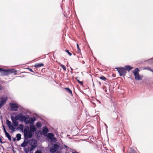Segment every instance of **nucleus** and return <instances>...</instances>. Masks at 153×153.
<instances>
[{"mask_svg":"<svg viewBox=\"0 0 153 153\" xmlns=\"http://www.w3.org/2000/svg\"><path fill=\"white\" fill-rule=\"evenodd\" d=\"M16 117L19 120H21L22 121L25 122L27 124L29 123V122L28 120L29 118V116L28 115L25 116L22 114H19L16 116Z\"/></svg>","mask_w":153,"mask_h":153,"instance_id":"f257e3e1","label":"nucleus"},{"mask_svg":"<svg viewBox=\"0 0 153 153\" xmlns=\"http://www.w3.org/2000/svg\"><path fill=\"white\" fill-rule=\"evenodd\" d=\"M139 71V69L137 68H135L132 71L135 76V79L137 80H141L143 78V76H140L139 75L138 73V72Z\"/></svg>","mask_w":153,"mask_h":153,"instance_id":"f03ea898","label":"nucleus"},{"mask_svg":"<svg viewBox=\"0 0 153 153\" xmlns=\"http://www.w3.org/2000/svg\"><path fill=\"white\" fill-rule=\"evenodd\" d=\"M0 71L4 73V74L6 75L10 74L12 73H13L16 75L17 74L16 70L14 69H3L2 68H0Z\"/></svg>","mask_w":153,"mask_h":153,"instance_id":"7ed1b4c3","label":"nucleus"},{"mask_svg":"<svg viewBox=\"0 0 153 153\" xmlns=\"http://www.w3.org/2000/svg\"><path fill=\"white\" fill-rule=\"evenodd\" d=\"M29 128L28 126H25L24 129V137L25 140H27L28 138H30L29 137Z\"/></svg>","mask_w":153,"mask_h":153,"instance_id":"20e7f679","label":"nucleus"},{"mask_svg":"<svg viewBox=\"0 0 153 153\" xmlns=\"http://www.w3.org/2000/svg\"><path fill=\"white\" fill-rule=\"evenodd\" d=\"M59 146L58 145L55 144L53 145L50 148V150L51 153H55L58 149Z\"/></svg>","mask_w":153,"mask_h":153,"instance_id":"39448f33","label":"nucleus"},{"mask_svg":"<svg viewBox=\"0 0 153 153\" xmlns=\"http://www.w3.org/2000/svg\"><path fill=\"white\" fill-rule=\"evenodd\" d=\"M119 73L120 76H125L126 74V71L124 68H116Z\"/></svg>","mask_w":153,"mask_h":153,"instance_id":"423d86ee","label":"nucleus"},{"mask_svg":"<svg viewBox=\"0 0 153 153\" xmlns=\"http://www.w3.org/2000/svg\"><path fill=\"white\" fill-rule=\"evenodd\" d=\"M7 99V97H2L0 98V108L5 104Z\"/></svg>","mask_w":153,"mask_h":153,"instance_id":"0eeeda50","label":"nucleus"},{"mask_svg":"<svg viewBox=\"0 0 153 153\" xmlns=\"http://www.w3.org/2000/svg\"><path fill=\"white\" fill-rule=\"evenodd\" d=\"M36 129L33 126H31L30 127V129L29 132V137L31 138L32 137V132H35Z\"/></svg>","mask_w":153,"mask_h":153,"instance_id":"6e6552de","label":"nucleus"},{"mask_svg":"<svg viewBox=\"0 0 153 153\" xmlns=\"http://www.w3.org/2000/svg\"><path fill=\"white\" fill-rule=\"evenodd\" d=\"M11 109L13 111H17L18 107L17 105L15 103H12L10 105Z\"/></svg>","mask_w":153,"mask_h":153,"instance_id":"1a4fd4ad","label":"nucleus"},{"mask_svg":"<svg viewBox=\"0 0 153 153\" xmlns=\"http://www.w3.org/2000/svg\"><path fill=\"white\" fill-rule=\"evenodd\" d=\"M49 131V130L48 128L45 126L43 127L42 132L43 133L44 135L46 136Z\"/></svg>","mask_w":153,"mask_h":153,"instance_id":"9d476101","label":"nucleus"},{"mask_svg":"<svg viewBox=\"0 0 153 153\" xmlns=\"http://www.w3.org/2000/svg\"><path fill=\"white\" fill-rule=\"evenodd\" d=\"M54 134L52 133H49L48 135V137L52 141L55 140L56 138L54 137Z\"/></svg>","mask_w":153,"mask_h":153,"instance_id":"9b49d317","label":"nucleus"},{"mask_svg":"<svg viewBox=\"0 0 153 153\" xmlns=\"http://www.w3.org/2000/svg\"><path fill=\"white\" fill-rule=\"evenodd\" d=\"M124 68L126 71H130L131 69L133 68V67H131L130 65H126L124 67Z\"/></svg>","mask_w":153,"mask_h":153,"instance_id":"f8f14e48","label":"nucleus"},{"mask_svg":"<svg viewBox=\"0 0 153 153\" xmlns=\"http://www.w3.org/2000/svg\"><path fill=\"white\" fill-rule=\"evenodd\" d=\"M44 66V64L40 63L39 64H36L34 66L36 68H39Z\"/></svg>","mask_w":153,"mask_h":153,"instance_id":"ddd939ff","label":"nucleus"},{"mask_svg":"<svg viewBox=\"0 0 153 153\" xmlns=\"http://www.w3.org/2000/svg\"><path fill=\"white\" fill-rule=\"evenodd\" d=\"M8 127L9 129L11 130L12 131H15V128L13 125H11Z\"/></svg>","mask_w":153,"mask_h":153,"instance_id":"4468645a","label":"nucleus"},{"mask_svg":"<svg viewBox=\"0 0 153 153\" xmlns=\"http://www.w3.org/2000/svg\"><path fill=\"white\" fill-rule=\"evenodd\" d=\"M6 136L8 138V140L10 141H11V137L8 133H6L5 134Z\"/></svg>","mask_w":153,"mask_h":153,"instance_id":"2eb2a0df","label":"nucleus"},{"mask_svg":"<svg viewBox=\"0 0 153 153\" xmlns=\"http://www.w3.org/2000/svg\"><path fill=\"white\" fill-rule=\"evenodd\" d=\"M16 137L18 141L19 140L21 139V134H16Z\"/></svg>","mask_w":153,"mask_h":153,"instance_id":"dca6fc26","label":"nucleus"},{"mask_svg":"<svg viewBox=\"0 0 153 153\" xmlns=\"http://www.w3.org/2000/svg\"><path fill=\"white\" fill-rule=\"evenodd\" d=\"M129 153H137L136 151L132 148H130L129 150Z\"/></svg>","mask_w":153,"mask_h":153,"instance_id":"f3484780","label":"nucleus"},{"mask_svg":"<svg viewBox=\"0 0 153 153\" xmlns=\"http://www.w3.org/2000/svg\"><path fill=\"white\" fill-rule=\"evenodd\" d=\"M28 142H25V140H24V142L22 143V144L21 145V146L22 147H25L26 146Z\"/></svg>","mask_w":153,"mask_h":153,"instance_id":"a211bd4d","label":"nucleus"},{"mask_svg":"<svg viewBox=\"0 0 153 153\" xmlns=\"http://www.w3.org/2000/svg\"><path fill=\"white\" fill-rule=\"evenodd\" d=\"M36 126L38 128L41 127L42 126L41 123L40 122H37L36 124Z\"/></svg>","mask_w":153,"mask_h":153,"instance_id":"6ab92c4d","label":"nucleus"},{"mask_svg":"<svg viewBox=\"0 0 153 153\" xmlns=\"http://www.w3.org/2000/svg\"><path fill=\"white\" fill-rule=\"evenodd\" d=\"M65 89L70 94H72V91L70 88H65Z\"/></svg>","mask_w":153,"mask_h":153,"instance_id":"aec40b11","label":"nucleus"},{"mask_svg":"<svg viewBox=\"0 0 153 153\" xmlns=\"http://www.w3.org/2000/svg\"><path fill=\"white\" fill-rule=\"evenodd\" d=\"M6 123L8 127L11 125V122L8 120H6Z\"/></svg>","mask_w":153,"mask_h":153,"instance_id":"412c9836","label":"nucleus"},{"mask_svg":"<svg viewBox=\"0 0 153 153\" xmlns=\"http://www.w3.org/2000/svg\"><path fill=\"white\" fill-rule=\"evenodd\" d=\"M100 78L104 81H105L106 80V78L104 76H102L100 77Z\"/></svg>","mask_w":153,"mask_h":153,"instance_id":"4be33fe9","label":"nucleus"},{"mask_svg":"<svg viewBox=\"0 0 153 153\" xmlns=\"http://www.w3.org/2000/svg\"><path fill=\"white\" fill-rule=\"evenodd\" d=\"M18 118L16 117V116L15 118H12V120L13 123H14L15 121H16L17 120H19Z\"/></svg>","mask_w":153,"mask_h":153,"instance_id":"5701e85b","label":"nucleus"},{"mask_svg":"<svg viewBox=\"0 0 153 153\" xmlns=\"http://www.w3.org/2000/svg\"><path fill=\"white\" fill-rule=\"evenodd\" d=\"M36 147V145H31V147H30V151H31L34 148H35Z\"/></svg>","mask_w":153,"mask_h":153,"instance_id":"b1692460","label":"nucleus"},{"mask_svg":"<svg viewBox=\"0 0 153 153\" xmlns=\"http://www.w3.org/2000/svg\"><path fill=\"white\" fill-rule=\"evenodd\" d=\"M59 65L62 68H63V69L65 70V71H66V68H65V67L63 65H62L61 64H60Z\"/></svg>","mask_w":153,"mask_h":153,"instance_id":"393cba45","label":"nucleus"},{"mask_svg":"<svg viewBox=\"0 0 153 153\" xmlns=\"http://www.w3.org/2000/svg\"><path fill=\"white\" fill-rule=\"evenodd\" d=\"M30 121L33 122L36 120V118L35 117H31L30 118Z\"/></svg>","mask_w":153,"mask_h":153,"instance_id":"a878e982","label":"nucleus"},{"mask_svg":"<svg viewBox=\"0 0 153 153\" xmlns=\"http://www.w3.org/2000/svg\"><path fill=\"white\" fill-rule=\"evenodd\" d=\"M76 45H77V49H78V52L79 53H81V51L80 49H79V46L78 44H77Z\"/></svg>","mask_w":153,"mask_h":153,"instance_id":"bb28decb","label":"nucleus"},{"mask_svg":"<svg viewBox=\"0 0 153 153\" xmlns=\"http://www.w3.org/2000/svg\"><path fill=\"white\" fill-rule=\"evenodd\" d=\"M65 51L70 56H71V55H72L71 53H70L68 50H65Z\"/></svg>","mask_w":153,"mask_h":153,"instance_id":"cd10ccee","label":"nucleus"},{"mask_svg":"<svg viewBox=\"0 0 153 153\" xmlns=\"http://www.w3.org/2000/svg\"><path fill=\"white\" fill-rule=\"evenodd\" d=\"M34 153H42L41 150H37Z\"/></svg>","mask_w":153,"mask_h":153,"instance_id":"c85d7f7f","label":"nucleus"},{"mask_svg":"<svg viewBox=\"0 0 153 153\" xmlns=\"http://www.w3.org/2000/svg\"><path fill=\"white\" fill-rule=\"evenodd\" d=\"M3 130H4V132L5 134H6V133H8V132L6 131V130L5 129L4 126H3Z\"/></svg>","mask_w":153,"mask_h":153,"instance_id":"c756f323","label":"nucleus"},{"mask_svg":"<svg viewBox=\"0 0 153 153\" xmlns=\"http://www.w3.org/2000/svg\"><path fill=\"white\" fill-rule=\"evenodd\" d=\"M144 69H146L153 72V70L151 69L150 68H146Z\"/></svg>","mask_w":153,"mask_h":153,"instance_id":"7c9ffc66","label":"nucleus"},{"mask_svg":"<svg viewBox=\"0 0 153 153\" xmlns=\"http://www.w3.org/2000/svg\"><path fill=\"white\" fill-rule=\"evenodd\" d=\"M15 121V122L14 123H13L14 124L15 126H17L18 124V122L16 121Z\"/></svg>","mask_w":153,"mask_h":153,"instance_id":"2f4dec72","label":"nucleus"},{"mask_svg":"<svg viewBox=\"0 0 153 153\" xmlns=\"http://www.w3.org/2000/svg\"><path fill=\"white\" fill-rule=\"evenodd\" d=\"M0 142L1 143H4V142H3L2 141V137L0 136Z\"/></svg>","mask_w":153,"mask_h":153,"instance_id":"473e14b6","label":"nucleus"},{"mask_svg":"<svg viewBox=\"0 0 153 153\" xmlns=\"http://www.w3.org/2000/svg\"><path fill=\"white\" fill-rule=\"evenodd\" d=\"M25 151L26 153H27L29 152L28 149H25Z\"/></svg>","mask_w":153,"mask_h":153,"instance_id":"72a5a7b5","label":"nucleus"},{"mask_svg":"<svg viewBox=\"0 0 153 153\" xmlns=\"http://www.w3.org/2000/svg\"><path fill=\"white\" fill-rule=\"evenodd\" d=\"M19 126H20V127L21 129H23V126L22 125H19Z\"/></svg>","mask_w":153,"mask_h":153,"instance_id":"f704fd0d","label":"nucleus"},{"mask_svg":"<svg viewBox=\"0 0 153 153\" xmlns=\"http://www.w3.org/2000/svg\"><path fill=\"white\" fill-rule=\"evenodd\" d=\"M78 83L81 85H83V83L82 82L80 81Z\"/></svg>","mask_w":153,"mask_h":153,"instance_id":"c9c22d12","label":"nucleus"},{"mask_svg":"<svg viewBox=\"0 0 153 153\" xmlns=\"http://www.w3.org/2000/svg\"><path fill=\"white\" fill-rule=\"evenodd\" d=\"M27 69H29L30 71L32 72H33L32 69H31L30 68H28Z\"/></svg>","mask_w":153,"mask_h":153,"instance_id":"e433bc0d","label":"nucleus"},{"mask_svg":"<svg viewBox=\"0 0 153 153\" xmlns=\"http://www.w3.org/2000/svg\"><path fill=\"white\" fill-rule=\"evenodd\" d=\"M64 146L67 149H69V147H68L66 145H64Z\"/></svg>","mask_w":153,"mask_h":153,"instance_id":"4c0bfd02","label":"nucleus"},{"mask_svg":"<svg viewBox=\"0 0 153 153\" xmlns=\"http://www.w3.org/2000/svg\"><path fill=\"white\" fill-rule=\"evenodd\" d=\"M73 151L72 152V153H78L77 152H76L75 151L73 150Z\"/></svg>","mask_w":153,"mask_h":153,"instance_id":"58836bf2","label":"nucleus"},{"mask_svg":"<svg viewBox=\"0 0 153 153\" xmlns=\"http://www.w3.org/2000/svg\"><path fill=\"white\" fill-rule=\"evenodd\" d=\"M15 140H16L15 138H13V141H15Z\"/></svg>","mask_w":153,"mask_h":153,"instance_id":"ea45409f","label":"nucleus"},{"mask_svg":"<svg viewBox=\"0 0 153 153\" xmlns=\"http://www.w3.org/2000/svg\"><path fill=\"white\" fill-rule=\"evenodd\" d=\"M77 81L78 82H79L80 81L79 79H77Z\"/></svg>","mask_w":153,"mask_h":153,"instance_id":"a19ab883","label":"nucleus"},{"mask_svg":"<svg viewBox=\"0 0 153 153\" xmlns=\"http://www.w3.org/2000/svg\"><path fill=\"white\" fill-rule=\"evenodd\" d=\"M70 68H71V71H73V69L71 67H70Z\"/></svg>","mask_w":153,"mask_h":153,"instance_id":"79ce46f5","label":"nucleus"},{"mask_svg":"<svg viewBox=\"0 0 153 153\" xmlns=\"http://www.w3.org/2000/svg\"><path fill=\"white\" fill-rule=\"evenodd\" d=\"M78 77H76L75 78L77 80V79H78Z\"/></svg>","mask_w":153,"mask_h":153,"instance_id":"37998d69","label":"nucleus"},{"mask_svg":"<svg viewBox=\"0 0 153 153\" xmlns=\"http://www.w3.org/2000/svg\"><path fill=\"white\" fill-rule=\"evenodd\" d=\"M105 125L106 126V128H107V126L105 124Z\"/></svg>","mask_w":153,"mask_h":153,"instance_id":"c03bdc74","label":"nucleus"},{"mask_svg":"<svg viewBox=\"0 0 153 153\" xmlns=\"http://www.w3.org/2000/svg\"><path fill=\"white\" fill-rule=\"evenodd\" d=\"M82 63H85L84 61H83Z\"/></svg>","mask_w":153,"mask_h":153,"instance_id":"a18cd8bd","label":"nucleus"},{"mask_svg":"<svg viewBox=\"0 0 153 153\" xmlns=\"http://www.w3.org/2000/svg\"><path fill=\"white\" fill-rule=\"evenodd\" d=\"M6 153H8V152H7Z\"/></svg>","mask_w":153,"mask_h":153,"instance_id":"49530a36","label":"nucleus"}]
</instances>
